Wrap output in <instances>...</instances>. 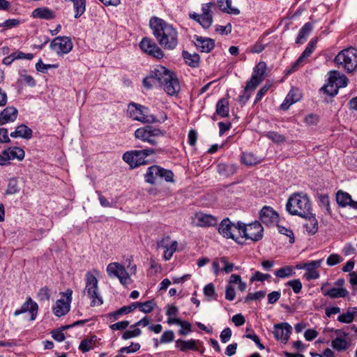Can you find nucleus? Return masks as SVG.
<instances>
[{"label": "nucleus", "instance_id": "e2e57ef3", "mask_svg": "<svg viewBox=\"0 0 357 357\" xmlns=\"http://www.w3.org/2000/svg\"><path fill=\"white\" fill-rule=\"evenodd\" d=\"M142 333V331L139 328H135L133 330H128L125 331L123 333L122 338L123 340H128L134 337H137L140 335Z\"/></svg>", "mask_w": 357, "mask_h": 357}, {"label": "nucleus", "instance_id": "a878e982", "mask_svg": "<svg viewBox=\"0 0 357 357\" xmlns=\"http://www.w3.org/2000/svg\"><path fill=\"white\" fill-rule=\"evenodd\" d=\"M303 218L306 221L303 225L305 231L309 235L314 234L318 230V222L315 215L310 212L309 216Z\"/></svg>", "mask_w": 357, "mask_h": 357}, {"label": "nucleus", "instance_id": "9b49d317", "mask_svg": "<svg viewBox=\"0 0 357 357\" xmlns=\"http://www.w3.org/2000/svg\"><path fill=\"white\" fill-rule=\"evenodd\" d=\"M214 3H207L202 4V14L192 13L189 14L191 19L199 22L204 29L209 28L213 23V17L211 15V8L214 6Z\"/></svg>", "mask_w": 357, "mask_h": 357}, {"label": "nucleus", "instance_id": "0eeeda50", "mask_svg": "<svg viewBox=\"0 0 357 357\" xmlns=\"http://www.w3.org/2000/svg\"><path fill=\"white\" fill-rule=\"evenodd\" d=\"M165 134V132L164 130L152 126H146L137 128L135 132V137L143 142L155 145L157 144L155 139L164 136Z\"/></svg>", "mask_w": 357, "mask_h": 357}, {"label": "nucleus", "instance_id": "052dcab7", "mask_svg": "<svg viewBox=\"0 0 357 357\" xmlns=\"http://www.w3.org/2000/svg\"><path fill=\"white\" fill-rule=\"evenodd\" d=\"M20 21L17 19H8L2 23H0V27H4L5 29H9L17 26Z\"/></svg>", "mask_w": 357, "mask_h": 357}, {"label": "nucleus", "instance_id": "4468645a", "mask_svg": "<svg viewBox=\"0 0 357 357\" xmlns=\"http://www.w3.org/2000/svg\"><path fill=\"white\" fill-rule=\"evenodd\" d=\"M139 47L141 50L157 59H162L164 56L162 50L151 39L144 38L140 42Z\"/></svg>", "mask_w": 357, "mask_h": 357}, {"label": "nucleus", "instance_id": "4d7b16f0", "mask_svg": "<svg viewBox=\"0 0 357 357\" xmlns=\"http://www.w3.org/2000/svg\"><path fill=\"white\" fill-rule=\"evenodd\" d=\"M37 297L40 301H48L50 298V292L47 287H43L40 289Z\"/></svg>", "mask_w": 357, "mask_h": 357}, {"label": "nucleus", "instance_id": "f03ea898", "mask_svg": "<svg viewBox=\"0 0 357 357\" xmlns=\"http://www.w3.org/2000/svg\"><path fill=\"white\" fill-rule=\"evenodd\" d=\"M286 210L291 215L309 216L312 211L309 197L302 192L292 194L287 202Z\"/></svg>", "mask_w": 357, "mask_h": 357}, {"label": "nucleus", "instance_id": "4c0bfd02", "mask_svg": "<svg viewBox=\"0 0 357 357\" xmlns=\"http://www.w3.org/2000/svg\"><path fill=\"white\" fill-rule=\"evenodd\" d=\"M182 54L185 63L189 66L196 68L199 66L200 61L199 54L196 53L190 54L187 51H183Z\"/></svg>", "mask_w": 357, "mask_h": 357}, {"label": "nucleus", "instance_id": "bf43d9fd", "mask_svg": "<svg viewBox=\"0 0 357 357\" xmlns=\"http://www.w3.org/2000/svg\"><path fill=\"white\" fill-rule=\"evenodd\" d=\"M266 296V292L264 291H259L255 293H250L245 298V302H249L250 301L260 300Z\"/></svg>", "mask_w": 357, "mask_h": 357}, {"label": "nucleus", "instance_id": "49530a36", "mask_svg": "<svg viewBox=\"0 0 357 357\" xmlns=\"http://www.w3.org/2000/svg\"><path fill=\"white\" fill-rule=\"evenodd\" d=\"M266 69V64L264 61H261L258 63V64L255 66L253 70L252 75L255 77L260 79V80L263 81L264 79V74Z\"/></svg>", "mask_w": 357, "mask_h": 357}, {"label": "nucleus", "instance_id": "dca6fc26", "mask_svg": "<svg viewBox=\"0 0 357 357\" xmlns=\"http://www.w3.org/2000/svg\"><path fill=\"white\" fill-rule=\"evenodd\" d=\"M176 347L183 352H185L188 350H192L199 351L200 354H203L204 348L202 346V342L199 340H195L190 339L188 340H177L176 341Z\"/></svg>", "mask_w": 357, "mask_h": 357}, {"label": "nucleus", "instance_id": "423d86ee", "mask_svg": "<svg viewBox=\"0 0 357 357\" xmlns=\"http://www.w3.org/2000/svg\"><path fill=\"white\" fill-rule=\"evenodd\" d=\"M144 178L145 181L150 184H155L160 179H164L167 182H173L174 174L170 170L158 165H153L147 169Z\"/></svg>", "mask_w": 357, "mask_h": 357}, {"label": "nucleus", "instance_id": "2f4dec72", "mask_svg": "<svg viewBox=\"0 0 357 357\" xmlns=\"http://www.w3.org/2000/svg\"><path fill=\"white\" fill-rule=\"evenodd\" d=\"M70 310L69 303H65L63 299H59L56 302L55 306L53 307V313L56 317L65 315Z\"/></svg>", "mask_w": 357, "mask_h": 357}, {"label": "nucleus", "instance_id": "de8ad7c7", "mask_svg": "<svg viewBox=\"0 0 357 357\" xmlns=\"http://www.w3.org/2000/svg\"><path fill=\"white\" fill-rule=\"evenodd\" d=\"M265 137L271 139L274 143L280 144L285 141V137L275 131H268L264 133Z\"/></svg>", "mask_w": 357, "mask_h": 357}, {"label": "nucleus", "instance_id": "412c9836", "mask_svg": "<svg viewBox=\"0 0 357 357\" xmlns=\"http://www.w3.org/2000/svg\"><path fill=\"white\" fill-rule=\"evenodd\" d=\"M195 45L202 52L208 53L215 47V42L210 38L195 36Z\"/></svg>", "mask_w": 357, "mask_h": 357}, {"label": "nucleus", "instance_id": "864d4df0", "mask_svg": "<svg viewBox=\"0 0 357 357\" xmlns=\"http://www.w3.org/2000/svg\"><path fill=\"white\" fill-rule=\"evenodd\" d=\"M58 64H45L41 60H39L36 64V69L43 73H46L50 68H57Z\"/></svg>", "mask_w": 357, "mask_h": 357}, {"label": "nucleus", "instance_id": "c03bdc74", "mask_svg": "<svg viewBox=\"0 0 357 357\" xmlns=\"http://www.w3.org/2000/svg\"><path fill=\"white\" fill-rule=\"evenodd\" d=\"M73 7L75 9V17L78 18L82 15L86 10V1L85 0H74Z\"/></svg>", "mask_w": 357, "mask_h": 357}, {"label": "nucleus", "instance_id": "3c124183", "mask_svg": "<svg viewBox=\"0 0 357 357\" xmlns=\"http://www.w3.org/2000/svg\"><path fill=\"white\" fill-rule=\"evenodd\" d=\"M18 183L16 178H10L8 181V186L6 190V195H14L18 192Z\"/></svg>", "mask_w": 357, "mask_h": 357}, {"label": "nucleus", "instance_id": "7ed1b4c3", "mask_svg": "<svg viewBox=\"0 0 357 357\" xmlns=\"http://www.w3.org/2000/svg\"><path fill=\"white\" fill-rule=\"evenodd\" d=\"M99 271L98 270H93L92 271L86 272L85 275V287L83 293L91 299V306H100L103 303L102 297L100 295L98 280L97 275Z\"/></svg>", "mask_w": 357, "mask_h": 357}, {"label": "nucleus", "instance_id": "20e7f679", "mask_svg": "<svg viewBox=\"0 0 357 357\" xmlns=\"http://www.w3.org/2000/svg\"><path fill=\"white\" fill-rule=\"evenodd\" d=\"M337 65L351 73L357 68V49L349 47L340 52L335 58Z\"/></svg>", "mask_w": 357, "mask_h": 357}, {"label": "nucleus", "instance_id": "5fc2aeb1", "mask_svg": "<svg viewBox=\"0 0 357 357\" xmlns=\"http://www.w3.org/2000/svg\"><path fill=\"white\" fill-rule=\"evenodd\" d=\"M174 339V333L171 331H165L160 338V344H167L172 342Z\"/></svg>", "mask_w": 357, "mask_h": 357}, {"label": "nucleus", "instance_id": "f8f14e48", "mask_svg": "<svg viewBox=\"0 0 357 357\" xmlns=\"http://www.w3.org/2000/svg\"><path fill=\"white\" fill-rule=\"evenodd\" d=\"M73 47L70 38L68 36H58L54 38L50 43L51 50L58 56L69 53Z\"/></svg>", "mask_w": 357, "mask_h": 357}, {"label": "nucleus", "instance_id": "774afa93", "mask_svg": "<svg viewBox=\"0 0 357 357\" xmlns=\"http://www.w3.org/2000/svg\"><path fill=\"white\" fill-rule=\"evenodd\" d=\"M305 273L304 274V278L310 281L311 280H316L319 278V273L317 270H312L309 268H305Z\"/></svg>", "mask_w": 357, "mask_h": 357}, {"label": "nucleus", "instance_id": "1a4fd4ad", "mask_svg": "<svg viewBox=\"0 0 357 357\" xmlns=\"http://www.w3.org/2000/svg\"><path fill=\"white\" fill-rule=\"evenodd\" d=\"M263 227L259 222H255L249 225L238 222V233L245 239L258 241L263 237Z\"/></svg>", "mask_w": 357, "mask_h": 357}, {"label": "nucleus", "instance_id": "ddd939ff", "mask_svg": "<svg viewBox=\"0 0 357 357\" xmlns=\"http://www.w3.org/2000/svg\"><path fill=\"white\" fill-rule=\"evenodd\" d=\"M238 231V224L236 225L232 223L229 218L223 219L219 225L218 232L224 238H231L236 243L242 244L243 243L239 241L238 238L235 237L234 232Z\"/></svg>", "mask_w": 357, "mask_h": 357}, {"label": "nucleus", "instance_id": "2eb2a0df", "mask_svg": "<svg viewBox=\"0 0 357 357\" xmlns=\"http://www.w3.org/2000/svg\"><path fill=\"white\" fill-rule=\"evenodd\" d=\"M178 246L176 241H173L169 236L162 238L157 243V248L164 250L163 257L165 260H169L173 254L176 252Z\"/></svg>", "mask_w": 357, "mask_h": 357}, {"label": "nucleus", "instance_id": "f3484780", "mask_svg": "<svg viewBox=\"0 0 357 357\" xmlns=\"http://www.w3.org/2000/svg\"><path fill=\"white\" fill-rule=\"evenodd\" d=\"M291 333V326L288 323H282L274 325L273 334L278 340L286 343Z\"/></svg>", "mask_w": 357, "mask_h": 357}, {"label": "nucleus", "instance_id": "37998d69", "mask_svg": "<svg viewBox=\"0 0 357 357\" xmlns=\"http://www.w3.org/2000/svg\"><path fill=\"white\" fill-rule=\"evenodd\" d=\"M18 82L30 87H33L36 86L35 79L32 76L27 75L25 70H22L20 72V78Z\"/></svg>", "mask_w": 357, "mask_h": 357}, {"label": "nucleus", "instance_id": "58836bf2", "mask_svg": "<svg viewBox=\"0 0 357 357\" xmlns=\"http://www.w3.org/2000/svg\"><path fill=\"white\" fill-rule=\"evenodd\" d=\"M97 340V337L96 335L91 336L90 337H87L83 340L79 346V349L83 352L86 353L93 349L96 346V342Z\"/></svg>", "mask_w": 357, "mask_h": 357}, {"label": "nucleus", "instance_id": "09e8293b", "mask_svg": "<svg viewBox=\"0 0 357 357\" xmlns=\"http://www.w3.org/2000/svg\"><path fill=\"white\" fill-rule=\"evenodd\" d=\"M294 274L293 268L291 266H286L278 269L275 275L280 278H284L291 276Z\"/></svg>", "mask_w": 357, "mask_h": 357}, {"label": "nucleus", "instance_id": "5701e85b", "mask_svg": "<svg viewBox=\"0 0 357 357\" xmlns=\"http://www.w3.org/2000/svg\"><path fill=\"white\" fill-rule=\"evenodd\" d=\"M18 111L14 107H6L0 112V125L14 122L17 117Z\"/></svg>", "mask_w": 357, "mask_h": 357}, {"label": "nucleus", "instance_id": "f704fd0d", "mask_svg": "<svg viewBox=\"0 0 357 357\" xmlns=\"http://www.w3.org/2000/svg\"><path fill=\"white\" fill-rule=\"evenodd\" d=\"M5 155H7V158L10 160L17 159L18 160H22L24 158V151L23 149L18 147L8 148L4 150Z\"/></svg>", "mask_w": 357, "mask_h": 357}, {"label": "nucleus", "instance_id": "7c9ffc66", "mask_svg": "<svg viewBox=\"0 0 357 357\" xmlns=\"http://www.w3.org/2000/svg\"><path fill=\"white\" fill-rule=\"evenodd\" d=\"M351 344L350 342L342 337H337L331 342V347L339 352L347 350Z\"/></svg>", "mask_w": 357, "mask_h": 357}, {"label": "nucleus", "instance_id": "aec40b11", "mask_svg": "<svg viewBox=\"0 0 357 357\" xmlns=\"http://www.w3.org/2000/svg\"><path fill=\"white\" fill-rule=\"evenodd\" d=\"M259 218L264 224L271 225L278 222V214L271 207L264 206L260 211Z\"/></svg>", "mask_w": 357, "mask_h": 357}, {"label": "nucleus", "instance_id": "473e14b6", "mask_svg": "<svg viewBox=\"0 0 357 357\" xmlns=\"http://www.w3.org/2000/svg\"><path fill=\"white\" fill-rule=\"evenodd\" d=\"M32 16L34 18L51 20L54 17V14L50 9L44 7L34 9L32 12Z\"/></svg>", "mask_w": 357, "mask_h": 357}, {"label": "nucleus", "instance_id": "ea45409f", "mask_svg": "<svg viewBox=\"0 0 357 357\" xmlns=\"http://www.w3.org/2000/svg\"><path fill=\"white\" fill-rule=\"evenodd\" d=\"M216 113L222 117H226L229 115V102L227 100L222 98L217 102Z\"/></svg>", "mask_w": 357, "mask_h": 357}, {"label": "nucleus", "instance_id": "72a5a7b5", "mask_svg": "<svg viewBox=\"0 0 357 357\" xmlns=\"http://www.w3.org/2000/svg\"><path fill=\"white\" fill-rule=\"evenodd\" d=\"M352 200L351 196L346 192L339 190L336 193V201L340 207L350 206Z\"/></svg>", "mask_w": 357, "mask_h": 357}, {"label": "nucleus", "instance_id": "9d476101", "mask_svg": "<svg viewBox=\"0 0 357 357\" xmlns=\"http://www.w3.org/2000/svg\"><path fill=\"white\" fill-rule=\"evenodd\" d=\"M107 273L109 278H116L120 283L123 285H128L132 282L130 274L125 267L118 262L109 263L107 266Z\"/></svg>", "mask_w": 357, "mask_h": 357}, {"label": "nucleus", "instance_id": "cd10ccee", "mask_svg": "<svg viewBox=\"0 0 357 357\" xmlns=\"http://www.w3.org/2000/svg\"><path fill=\"white\" fill-rule=\"evenodd\" d=\"M330 81L333 82L335 86H337V89L341 87H344L347 85L348 79L345 75H341L337 71H333L330 73Z\"/></svg>", "mask_w": 357, "mask_h": 357}, {"label": "nucleus", "instance_id": "69168bd1", "mask_svg": "<svg viewBox=\"0 0 357 357\" xmlns=\"http://www.w3.org/2000/svg\"><path fill=\"white\" fill-rule=\"evenodd\" d=\"M140 349V344L139 343H131L128 347H124L120 349L119 352L121 354L126 353L130 354L138 351Z\"/></svg>", "mask_w": 357, "mask_h": 357}, {"label": "nucleus", "instance_id": "8fccbe9b", "mask_svg": "<svg viewBox=\"0 0 357 357\" xmlns=\"http://www.w3.org/2000/svg\"><path fill=\"white\" fill-rule=\"evenodd\" d=\"M321 90L331 96H335L338 92L337 86H335L333 82L330 81V78H328V84L324 86L321 88Z\"/></svg>", "mask_w": 357, "mask_h": 357}, {"label": "nucleus", "instance_id": "6ab92c4d", "mask_svg": "<svg viewBox=\"0 0 357 357\" xmlns=\"http://www.w3.org/2000/svg\"><path fill=\"white\" fill-rule=\"evenodd\" d=\"M160 86L169 96L177 94L180 90L178 79L173 73L170 75L169 79H167V81H165Z\"/></svg>", "mask_w": 357, "mask_h": 357}, {"label": "nucleus", "instance_id": "39448f33", "mask_svg": "<svg viewBox=\"0 0 357 357\" xmlns=\"http://www.w3.org/2000/svg\"><path fill=\"white\" fill-rule=\"evenodd\" d=\"M149 109L137 103H130L128 107V114L134 121L144 123H153L158 121L152 114H148Z\"/></svg>", "mask_w": 357, "mask_h": 357}, {"label": "nucleus", "instance_id": "0e129e2a", "mask_svg": "<svg viewBox=\"0 0 357 357\" xmlns=\"http://www.w3.org/2000/svg\"><path fill=\"white\" fill-rule=\"evenodd\" d=\"M287 284L291 287L292 290L295 294H298L301 292L302 289V283L298 279L289 280Z\"/></svg>", "mask_w": 357, "mask_h": 357}, {"label": "nucleus", "instance_id": "bb28decb", "mask_svg": "<svg viewBox=\"0 0 357 357\" xmlns=\"http://www.w3.org/2000/svg\"><path fill=\"white\" fill-rule=\"evenodd\" d=\"M314 49V47L312 46V45H307L305 50L301 54V55L292 65L291 68L287 70V74L291 73L292 72L296 70L298 68V67L302 64L304 59L310 56V55L312 53Z\"/></svg>", "mask_w": 357, "mask_h": 357}, {"label": "nucleus", "instance_id": "c9c22d12", "mask_svg": "<svg viewBox=\"0 0 357 357\" xmlns=\"http://www.w3.org/2000/svg\"><path fill=\"white\" fill-rule=\"evenodd\" d=\"M312 30V25L310 22L305 23L302 28L300 29L298 35L296 39V43L297 44L303 43L307 36L310 35V32Z\"/></svg>", "mask_w": 357, "mask_h": 357}, {"label": "nucleus", "instance_id": "79ce46f5", "mask_svg": "<svg viewBox=\"0 0 357 357\" xmlns=\"http://www.w3.org/2000/svg\"><path fill=\"white\" fill-rule=\"evenodd\" d=\"M357 312V308L354 307L352 311L348 310L346 313L341 314L337 317V321L344 324H350L354 319L356 313Z\"/></svg>", "mask_w": 357, "mask_h": 357}, {"label": "nucleus", "instance_id": "13d9d810", "mask_svg": "<svg viewBox=\"0 0 357 357\" xmlns=\"http://www.w3.org/2000/svg\"><path fill=\"white\" fill-rule=\"evenodd\" d=\"M261 82L262 81L260 80V79H258L252 75L250 79L248 82L246 84L245 93L248 91L255 90Z\"/></svg>", "mask_w": 357, "mask_h": 357}, {"label": "nucleus", "instance_id": "6e6552de", "mask_svg": "<svg viewBox=\"0 0 357 357\" xmlns=\"http://www.w3.org/2000/svg\"><path fill=\"white\" fill-rule=\"evenodd\" d=\"M154 153L151 149L133 150L127 151L123 155V160L132 168L146 164V158Z\"/></svg>", "mask_w": 357, "mask_h": 357}, {"label": "nucleus", "instance_id": "e433bc0d", "mask_svg": "<svg viewBox=\"0 0 357 357\" xmlns=\"http://www.w3.org/2000/svg\"><path fill=\"white\" fill-rule=\"evenodd\" d=\"M218 6L225 13L233 15H238L240 10L231 7V0H218Z\"/></svg>", "mask_w": 357, "mask_h": 357}, {"label": "nucleus", "instance_id": "a19ab883", "mask_svg": "<svg viewBox=\"0 0 357 357\" xmlns=\"http://www.w3.org/2000/svg\"><path fill=\"white\" fill-rule=\"evenodd\" d=\"M241 161L246 165H255L260 162L261 160L252 153H243L241 156Z\"/></svg>", "mask_w": 357, "mask_h": 357}, {"label": "nucleus", "instance_id": "b1692460", "mask_svg": "<svg viewBox=\"0 0 357 357\" xmlns=\"http://www.w3.org/2000/svg\"><path fill=\"white\" fill-rule=\"evenodd\" d=\"M151 72L158 82L159 86H160L165 81H167V79H169L170 75L172 73V72L162 66H157Z\"/></svg>", "mask_w": 357, "mask_h": 357}, {"label": "nucleus", "instance_id": "f257e3e1", "mask_svg": "<svg viewBox=\"0 0 357 357\" xmlns=\"http://www.w3.org/2000/svg\"><path fill=\"white\" fill-rule=\"evenodd\" d=\"M149 25L158 44L166 50H174L178 45L177 30L162 19L153 17Z\"/></svg>", "mask_w": 357, "mask_h": 357}, {"label": "nucleus", "instance_id": "6e6d98bb", "mask_svg": "<svg viewBox=\"0 0 357 357\" xmlns=\"http://www.w3.org/2000/svg\"><path fill=\"white\" fill-rule=\"evenodd\" d=\"M278 231L281 234L285 235L287 237H289V241L290 243H293L294 242V240H295L294 235V233L291 229H290L288 227H283L281 225H278Z\"/></svg>", "mask_w": 357, "mask_h": 357}, {"label": "nucleus", "instance_id": "4be33fe9", "mask_svg": "<svg viewBox=\"0 0 357 357\" xmlns=\"http://www.w3.org/2000/svg\"><path fill=\"white\" fill-rule=\"evenodd\" d=\"M195 220L196 221V225L198 227H213L218 223L215 217L203 213H196Z\"/></svg>", "mask_w": 357, "mask_h": 357}, {"label": "nucleus", "instance_id": "a211bd4d", "mask_svg": "<svg viewBox=\"0 0 357 357\" xmlns=\"http://www.w3.org/2000/svg\"><path fill=\"white\" fill-rule=\"evenodd\" d=\"M38 308V304L29 297L21 307L15 311L14 315L18 316L22 313L29 312L31 314V320H34L37 315Z\"/></svg>", "mask_w": 357, "mask_h": 357}, {"label": "nucleus", "instance_id": "c85d7f7f", "mask_svg": "<svg viewBox=\"0 0 357 357\" xmlns=\"http://www.w3.org/2000/svg\"><path fill=\"white\" fill-rule=\"evenodd\" d=\"M12 137H22L30 139L32 137V130L24 124H21L16 128V130L10 133Z\"/></svg>", "mask_w": 357, "mask_h": 357}, {"label": "nucleus", "instance_id": "338daca9", "mask_svg": "<svg viewBox=\"0 0 357 357\" xmlns=\"http://www.w3.org/2000/svg\"><path fill=\"white\" fill-rule=\"evenodd\" d=\"M234 170V167L232 165H226L225 164H220L218 166V172L223 176H229V172H233Z\"/></svg>", "mask_w": 357, "mask_h": 357}, {"label": "nucleus", "instance_id": "393cba45", "mask_svg": "<svg viewBox=\"0 0 357 357\" xmlns=\"http://www.w3.org/2000/svg\"><path fill=\"white\" fill-rule=\"evenodd\" d=\"M301 98V94L298 89H292L287 95L284 102L281 104L280 108L287 110L294 103L298 102Z\"/></svg>", "mask_w": 357, "mask_h": 357}, {"label": "nucleus", "instance_id": "680f3d73", "mask_svg": "<svg viewBox=\"0 0 357 357\" xmlns=\"http://www.w3.org/2000/svg\"><path fill=\"white\" fill-rule=\"evenodd\" d=\"M220 262L222 266V271L225 273H229L233 271L234 264L229 263L226 257H220Z\"/></svg>", "mask_w": 357, "mask_h": 357}, {"label": "nucleus", "instance_id": "a18cd8bd", "mask_svg": "<svg viewBox=\"0 0 357 357\" xmlns=\"http://www.w3.org/2000/svg\"><path fill=\"white\" fill-rule=\"evenodd\" d=\"M137 307L139 310L144 313H149L153 310V309L156 307V303L153 300L147 301L144 303L137 302Z\"/></svg>", "mask_w": 357, "mask_h": 357}, {"label": "nucleus", "instance_id": "603ef678", "mask_svg": "<svg viewBox=\"0 0 357 357\" xmlns=\"http://www.w3.org/2000/svg\"><path fill=\"white\" fill-rule=\"evenodd\" d=\"M143 85L145 88L150 89L153 87L158 86V82L156 79L153 76V73L150 72V74L144 78Z\"/></svg>", "mask_w": 357, "mask_h": 357}, {"label": "nucleus", "instance_id": "c756f323", "mask_svg": "<svg viewBox=\"0 0 357 357\" xmlns=\"http://www.w3.org/2000/svg\"><path fill=\"white\" fill-rule=\"evenodd\" d=\"M349 294L348 291L342 287H333L324 292L325 296H328L331 298H345Z\"/></svg>", "mask_w": 357, "mask_h": 357}]
</instances>
